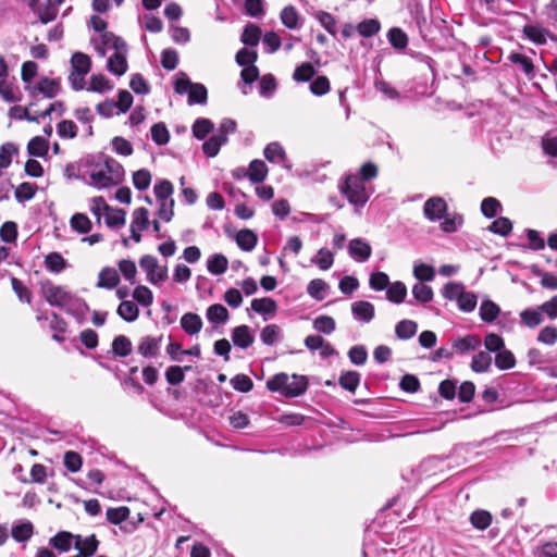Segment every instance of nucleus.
Masks as SVG:
<instances>
[{
    "label": "nucleus",
    "instance_id": "f257e3e1",
    "mask_svg": "<svg viewBox=\"0 0 557 557\" xmlns=\"http://www.w3.org/2000/svg\"><path fill=\"white\" fill-rule=\"evenodd\" d=\"M267 387L271 392H278L285 397H297L308 388V380L305 375L293 374L292 377L286 373H277L267 382Z\"/></svg>",
    "mask_w": 557,
    "mask_h": 557
},
{
    "label": "nucleus",
    "instance_id": "f03ea898",
    "mask_svg": "<svg viewBox=\"0 0 557 557\" xmlns=\"http://www.w3.org/2000/svg\"><path fill=\"white\" fill-rule=\"evenodd\" d=\"M341 193L346 197L349 203L363 206L369 199L363 178L357 174H349L339 185Z\"/></svg>",
    "mask_w": 557,
    "mask_h": 557
},
{
    "label": "nucleus",
    "instance_id": "7ed1b4c3",
    "mask_svg": "<svg viewBox=\"0 0 557 557\" xmlns=\"http://www.w3.org/2000/svg\"><path fill=\"white\" fill-rule=\"evenodd\" d=\"M40 290L44 299L52 307L63 308L72 302V294L49 280L40 284Z\"/></svg>",
    "mask_w": 557,
    "mask_h": 557
},
{
    "label": "nucleus",
    "instance_id": "20e7f679",
    "mask_svg": "<svg viewBox=\"0 0 557 557\" xmlns=\"http://www.w3.org/2000/svg\"><path fill=\"white\" fill-rule=\"evenodd\" d=\"M139 265L147 273V280L151 284L163 282L168 276L166 268H159L157 258L151 255L143 256Z\"/></svg>",
    "mask_w": 557,
    "mask_h": 557
},
{
    "label": "nucleus",
    "instance_id": "39448f33",
    "mask_svg": "<svg viewBox=\"0 0 557 557\" xmlns=\"http://www.w3.org/2000/svg\"><path fill=\"white\" fill-rule=\"evenodd\" d=\"M74 536V548L77 550L76 557H92L97 553L100 541L96 534L85 537L81 534H75Z\"/></svg>",
    "mask_w": 557,
    "mask_h": 557
},
{
    "label": "nucleus",
    "instance_id": "423d86ee",
    "mask_svg": "<svg viewBox=\"0 0 557 557\" xmlns=\"http://www.w3.org/2000/svg\"><path fill=\"white\" fill-rule=\"evenodd\" d=\"M163 336H143L137 346V352L144 358H154L158 356Z\"/></svg>",
    "mask_w": 557,
    "mask_h": 557
},
{
    "label": "nucleus",
    "instance_id": "0eeeda50",
    "mask_svg": "<svg viewBox=\"0 0 557 557\" xmlns=\"http://www.w3.org/2000/svg\"><path fill=\"white\" fill-rule=\"evenodd\" d=\"M447 203L442 197H432L424 202L423 213L430 221H438L444 218Z\"/></svg>",
    "mask_w": 557,
    "mask_h": 557
},
{
    "label": "nucleus",
    "instance_id": "6e6552de",
    "mask_svg": "<svg viewBox=\"0 0 557 557\" xmlns=\"http://www.w3.org/2000/svg\"><path fill=\"white\" fill-rule=\"evenodd\" d=\"M112 163H114V160L108 159L104 162L106 170H94L90 173V180L98 188H108L119 183V181H114L110 174L112 172Z\"/></svg>",
    "mask_w": 557,
    "mask_h": 557
},
{
    "label": "nucleus",
    "instance_id": "1a4fd4ad",
    "mask_svg": "<svg viewBox=\"0 0 557 557\" xmlns=\"http://www.w3.org/2000/svg\"><path fill=\"white\" fill-rule=\"evenodd\" d=\"M74 535L69 531H59L49 540V545L59 553H67L74 546Z\"/></svg>",
    "mask_w": 557,
    "mask_h": 557
},
{
    "label": "nucleus",
    "instance_id": "9d476101",
    "mask_svg": "<svg viewBox=\"0 0 557 557\" xmlns=\"http://www.w3.org/2000/svg\"><path fill=\"white\" fill-rule=\"evenodd\" d=\"M120 281L117 270L111 267H106L98 274L97 287L113 289L119 285Z\"/></svg>",
    "mask_w": 557,
    "mask_h": 557
},
{
    "label": "nucleus",
    "instance_id": "9b49d317",
    "mask_svg": "<svg viewBox=\"0 0 557 557\" xmlns=\"http://www.w3.org/2000/svg\"><path fill=\"white\" fill-rule=\"evenodd\" d=\"M348 250L349 255L360 262L368 260L372 253L371 246L360 238L351 239L348 246Z\"/></svg>",
    "mask_w": 557,
    "mask_h": 557
},
{
    "label": "nucleus",
    "instance_id": "f8f14e48",
    "mask_svg": "<svg viewBox=\"0 0 557 557\" xmlns=\"http://www.w3.org/2000/svg\"><path fill=\"white\" fill-rule=\"evenodd\" d=\"M232 339L235 346L246 349L253 343L255 338L251 335L249 326L243 324L233 329Z\"/></svg>",
    "mask_w": 557,
    "mask_h": 557
},
{
    "label": "nucleus",
    "instance_id": "ddd939ff",
    "mask_svg": "<svg viewBox=\"0 0 557 557\" xmlns=\"http://www.w3.org/2000/svg\"><path fill=\"white\" fill-rule=\"evenodd\" d=\"M352 314L364 322H369L374 318V306L366 300H358L351 305Z\"/></svg>",
    "mask_w": 557,
    "mask_h": 557
},
{
    "label": "nucleus",
    "instance_id": "4468645a",
    "mask_svg": "<svg viewBox=\"0 0 557 557\" xmlns=\"http://www.w3.org/2000/svg\"><path fill=\"white\" fill-rule=\"evenodd\" d=\"M235 240L242 250L251 251L257 246L258 236L253 231L244 228L237 232Z\"/></svg>",
    "mask_w": 557,
    "mask_h": 557
},
{
    "label": "nucleus",
    "instance_id": "2eb2a0df",
    "mask_svg": "<svg viewBox=\"0 0 557 557\" xmlns=\"http://www.w3.org/2000/svg\"><path fill=\"white\" fill-rule=\"evenodd\" d=\"M126 52L127 51H121V52H114L109 59H108V70L109 72L122 76L127 71V61H126Z\"/></svg>",
    "mask_w": 557,
    "mask_h": 557
},
{
    "label": "nucleus",
    "instance_id": "dca6fc26",
    "mask_svg": "<svg viewBox=\"0 0 557 557\" xmlns=\"http://www.w3.org/2000/svg\"><path fill=\"white\" fill-rule=\"evenodd\" d=\"M181 326L188 335H195L202 329V320L197 313L187 312L181 318Z\"/></svg>",
    "mask_w": 557,
    "mask_h": 557
},
{
    "label": "nucleus",
    "instance_id": "f3484780",
    "mask_svg": "<svg viewBox=\"0 0 557 557\" xmlns=\"http://www.w3.org/2000/svg\"><path fill=\"white\" fill-rule=\"evenodd\" d=\"M36 89L46 98H54L61 90L60 81L49 77H42L38 82Z\"/></svg>",
    "mask_w": 557,
    "mask_h": 557
},
{
    "label": "nucleus",
    "instance_id": "a211bd4d",
    "mask_svg": "<svg viewBox=\"0 0 557 557\" xmlns=\"http://www.w3.org/2000/svg\"><path fill=\"white\" fill-rule=\"evenodd\" d=\"M268 174V168L261 160H252L247 171V177L252 184H259L263 182Z\"/></svg>",
    "mask_w": 557,
    "mask_h": 557
},
{
    "label": "nucleus",
    "instance_id": "6ab92c4d",
    "mask_svg": "<svg viewBox=\"0 0 557 557\" xmlns=\"http://www.w3.org/2000/svg\"><path fill=\"white\" fill-rule=\"evenodd\" d=\"M227 141V136L224 134H215L202 144V151L206 156L215 157L223 144Z\"/></svg>",
    "mask_w": 557,
    "mask_h": 557
},
{
    "label": "nucleus",
    "instance_id": "aec40b11",
    "mask_svg": "<svg viewBox=\"0 0 557 557\" xmlns=\"http://www.w3.org/2000/svg\"><path fill=\"white\" fill-rule=\"evenodd\" d=\"M49 151V143L41 136L33 137L27 144V152L33 157H46Z\"/></svg>",
    "mask_w": 557,
    "mask_h": 557
},
{
    "label": "nucleus",
    "instance_id": "412c9836",
    "mask_svg": "<svg viewBox=\"0 0 557 557\" xmlns=\"http://www.w3.org/2000/svg\"><path fill=\"white\" fill-rule=\"evenodd\" d=\"M50 329L53 331L52 338L58 343L65 341L64 333L67 330V322L58 313L52 312Z\"/></svg>",
    "mask_w": 557,
    "mask_h": 557
},
{
    "label": "nucleus",
    "instance_id": "4be33fe9",
    "mask_svg": "<svg viewBox=\"0 0 557 557\" xmlns=\"http://www.w3.org/2000/svg\"><path fill=\"white\" fill-rule=\"evenodd\" d=\"M72 71L87 75L91 69L90 58L83 52H75L71 58Z\"/></svg>",
    "mask_w": 557,
    "mask_h": 557
},
{
    "label": "nucleus",
    "instance_id": "5701e85b",
    "mask_svg": "<svg viewBox=\"0 0 557 557\" xmlns=\"http://www.w3.org/2000/svg\"><path fill=\"white\" fill-rule=\"evenodd\" d=\"M261 35V28L256 24L249 23L245 26L240 40L246 46L256 47L260 41Z\"/></svg>",
    "mask_w": 557,
    "mask_h": 557
},
{
    "label": "nucleus",
    "instance_id": "b1692460",
    "mask_svg": "<svg viewBox=\"0 0 557 557\" xmlns=\"http://www.w3.org/2000/svg\"><path fill=\"white\" fill-rule=\"evenodd\" d=\"M406 296L407 287L403 282L397 281L388 285L386 290V298L391 302L401 304L405 300Z\"/></svg>",
    "mask_w": 557,
    "mask_h": 557
},
{
    "label": "nucleus",
    "instance_id": "393cba45",
    "mask_svg": "<svg viewBox=\"0 0 557 557\" xmlns=\"http://www.w3.org/2000/svg\"><path fill=\"white\" fill-rule=\"evenodd\" d=\"M116 312L126 322H133L139 315V308L134 301L123 300L119 305Z\"/></svg>",
    "mask_w": 557,
    "mask_h": 557
},
{
    "label": "nucleus",
    "instance_id": "a878e982",
    "mask_svg": "<svg viewBox=\"0 0 557 557\" xmlns=\"http://www.w3.org/2000/svg\"><path fill=\"white\" fill-rule=\"evenodd\" d=\"M20 148L16 144L8 141L0 147V170L7 169L12 163V157L17 156Z\"/></svg>",
    "mask_w": 557,
    "mask_h": 557
},
{
    "label": "nucleus",
    "instance_id": "bb28decb",
    "mask_svg": "<svg viewBox=\"0 0 557 557\" xmlns=\"http://www.w3.org/2000/svg\"><path fill=\"white\" fill-rule=\"evenodd\" d=\"M356 30L360 36L370 38L381 30V23L377 18L363 20L356 26Z\"/></svg>",
    "mask_w": 557,
    "mask_h": 557
},
{
    "label": "nucleus",
    "instance_id": "cd10ccee",
    "mask_svg": "<svg viewBox=\"0 0 557 557\" xmlns=\"http://www.w3.org/2000/svg\"><path fill=\"white\" fill-rule=\"evenodd\" d=\"M493 517L490 511L478 509L470 515V523L478 530H485L492 523Z\"/></svg>",
    "mask_w": 557,
    "mask_h": 557
},
{
    "label": "nucleus",
    "instance_id": "c85d7f7f",
    "mask_svg": "<svg viewBox=\"0 0 557 557\" xmlns=\"http://www.w3.org/2000/svg\"><path fill=\"white\" fill-rule=\"evenodd\" d=\"M391 46L397 50H404L408 46V36L399 27H392L387 33Z\"/></svg>",
    "mask_w": 557,
    "mask_h": 557
},
{
    "label": "nucleus",
    "instance_id": "c756f323",
    "mask_svg": "<svg viewBox=\"0 0 557 557\" xmlns=\"http://www.w3.org/2000/svg\"><path fill=\"white\" fill-rule=\"evenodd\" d=\"M228 267L227 258L222 253L213 255L207 263V269L211 274L220 275L226 272Z\"/></svg>",
    "mask_w": 557,
    "mask_h": 557
},
{
    "label": "nucleus",
    "instance_id": "7c9ffc66",
    "mask_svg": "<svg viewBox=\"0 0 557 557\" xmlns=\"http://www.w3.org/2000/svg\"><path fill=\"white\" fill-rule=\"evenodd\" d=\"M72 230L78 234H87L91 231L92 223L90 219L84 213H75L70 220Z\"/></svg>",
    "mask_w": 557,
    "mask_h": 557
},
{
    "label": "nucleus",
    "instance_id": "2f4dec72",
    "mask_svg": "<svg viewBox=\"0 0 557 557\" xmlns=\"http://www.w3.org/2000/svg\"><path fill=\"white\" fill-rule=\"evenodd\" d=\"M314 75V66L310 62H304L295 69L293 79L297 83H307L310 82Z\"/></svg>",
    "mask_w": 557,
    "mask_h": 557
},
{
    "label": "nucleus",
    "instance_id": "473e14b6",
    "mask_svg": "<svg viewBox=\"0 0 557 557\" xmlns=\"http://www.w3.org/2000/svg\"><path fill=\"white\" fill-rule=\"evenodd\" d=\"M508 59L511 63L519 65L527 76H533L534 65L531 58L522 53L512 52Z\"/></svg>",
    "mask_w": 557,
    "mask_h": 557
},
{
    "label": "nucleus",
    "instance_id": "72a5a7b5",
    "mask_svg": "<svg viewBox=\"0 0 557 557\" xmlns=\"http://www.w3.org/2000/svg\"><path fill=\"white\" fill-rule=\"evenodd\" d=\"M207 318L212 323H225L230 313L223 305L214 304L207 309Z\"/></svg>",
    "mask_w": 557,
    "mask_h": 557
},
{
    "label": "nucleus",
    "instance_id": "f704fd0d",
    "mask_svg": "<svg viewBox=\"0 0 557 557\" xmlns=\"http://www.w3.org/2000/svg\"><path fill=\"white\" fill-rule=\"evenodd\" d=\"M339 385L350 393H355L360 383V374L357 371H347L341 374Z\"/></svg>",
    "mask_w": 557,
    "mask_h": 557
},
{
    "label": "nucleus",
    "instance_id": "c9c22d12",
    "mask_svg": "<svg viewBox=\"0 0 557 557\" xmlns=\"http://www.w3.org/2000/svg\"><path fill=\"white\" fill-rule=\"evenodd\" d=\"M500 312L499 307L492 300H484L480 306V318L487 323L495 321Z\"/></svg>",
    "mask_w": 557,
    "mask_h": 557
},
{
    "label": "nucleus",
    "instance_id": "e433bc0d",
    "mask_svg": "<svg viewBox=\"0 0 557 557\" xmlns=\"http://www.w3.org/2000/svg\"><path fill=\"white\" fill-rule=\"evenodd\" d=\"M45 265L52 273H60L66 268V261L59 252H50L45 257Z\"/></svg>",
    "mask_w": 557,
    "mask_h": 557
},
{
    "label": "nucleus",
    "instance_id": "4c0bfd02",
    "mask_svg": "<svg viewBox=\"0 0 557 557\" xmlns=\"http://www.w3.org/2000/svg\"><path fill=\"white\" fill-rule=\"evenodd\" d=\"M418 325L411 320H401L395 327L396 336L399 339H409L417 333Z\"/></svg>",
    "mask_w": 557,
    "mask_h": 557
},
{
    "label": "nucleus",
    "instance_id": "58836bf2",
    "mask_svg": "<svg viewBox=\"0 0 557 557\" xmlns=\"http://www.w3.org/2000/svg\"><path fill=\"white\" fill-rule=\"evenodd\" d=\"M492 363V357L486 351H480L472 357L471 369L476 373L488 371Z\"/></svg>",
    "mask_w": 557,
    "mask_h": 557
},
{
    "label": "nucleus",
    "instance_id": "ea45409f",
    "mask_svg": "<svg viewBox=\"0 0 557 557\" xmlns=\"http://www.w3.org/2000/svg\"><path fill=\"white\" fill-rule=\"evenodd\" d=\"M547 30L537 25H525L523 27L524 36L536 45L546 42Z\"/></svg>",
    "mask_w": 557,
    "mask_h": 557
},
{
    "label": "nucleus",
    "instance_id": "a19ab883",
    "mask_svg": "<svg viewBox=\"0 0 557 557\" xmlns=\"http://www.w3.org/2000/svg\"><path fill=\"white\" fill-rule=\"evenodd\" d=\"M480 345V339L475 335H467L462 338H458L453 343V348L459 352L463 354L469 350H474Z\"/></svg>",
    "mask_w": 557,
    "mask_h": 557
},
{
    "label": "nucleus",
    "instance_id": "79ce46f5",
    "mask_svg": "<svg viewBox=\"0 0 557 557\" xmlns=\"http://www.w3.org/2000/svg\"><path fill=\"white\" fill-rule=\"evenodd\" d=\"M112 351L115 356L126 357L132 352V342L125 335L116 336L112 342Z\"/></svg>",
    "mask_w": 557,
    "mask_h": 557
},
{
    "label": "nucleus",
    "instance_id": "37998d69",
    "mask_svg": "<svg viewBox=\"0 0 557 557\" xmlns=\"http://www.w3.org/2000/svg\"><path fill=\"white\" fill-rule=\"evenodd\" d=\"M101 41L103 46L114 49L115 52L127 51L126 42L112 32H104L101 35Z\"/></svg>",
    "mask_w": 557,
    "mask_h": 557
},
{
    "label": "nucleus",
    "instance_id": "c03bdc74",
    "mask_svg": "<svg viewBox=\"0 0 557 557\" xmlns=\"http://www.w3.org/2000/svg\"><path fill=\"white\" fill-rule=\"evenodd\" d=\"M11 286L20 301L27 305L32 304L33 293L27 286L23 284L21 280L17 277H11Z\"/></svg>",
    "mask_w": 557,
    "mask_h": 557
},
{
    "label": "nucleus",
    "instance_id": "a18cd8bd",
    "mask_svg": "<svg viewBox=\"0 0 557 557\" xmlns=\"http://www.w3.org/2000/svg\"><path fill=\"white\" fill-rule=\"evenodd\" d=\"M191 367L184 368L180 366H170L165 371V380L170 385L181 384L185 380V371L190 370Z\"/></svg>",
    "mask_w": 557,
    "mask_h": 557
},
{
    "label": "nucleus",
    "instance_id": "49530a36",
    "mask_svg": "<svg viewBox=\"0 0 557 557\" xmlns=\"http://www.w3.org/2000/svg\"><path fill=\"white\" fill-rule=\"evenodd\" d=\"M11 533H12V537L16 542H26L33 536L34 525L29 521L23 522L21 524L14 525L12 528Z\"/></svg>",
    "mask_w": 557,
    "mask_h": 557
},
{
    "label": "nucleus",
    "instance_id": "de8ad7c7",
    "mask_svg": "<svg viewBox=\"0 0 557 557\" xmlns=\"http://www.w3.org/2000/svg\"><path fill=\"white\" fill-rule=\"evenodd\" d=\"M208 99V90L205 85L199 83H194L190 90L188 91V103H199L203 104Z\"/></svg>",
    "mask_w": 557,
    "mask_h": 557
},
{
    "label": "nucleus",
    "instance_id": "09e8293b",
    "mask_svg": "<svg viewBox=\"0 0 557 557\" xmlns=\"http://www.w3.org/2000/svg\"><path fill=\"white\" fill-rule=\"evenodd\" d=\"M495 366L499 370H509L516 366V358L510 350L502 349L495 356Z\"/></svg>",
    "mask_w": 557,
    "mask_h": 557
},
{
    "label": "nucleus",
    "instance_id": "8fccbe9b",
    "mask_svg": "<svg viewBox=\"0 0 557 557\" xmlns=\"http://www.w3.org/2000/svg\"><path fill=\"white\" fill-rule=\"evenodd\" d=\"M151 138L159 146L166 145L170 141V133L163 122H159L152 125Z\"/></svg>",
    "mask_w": 557,
    "mask_h": 557
},
{
    "label": "nucleus",
    "instance_id": "3c124183",
    "mask_svg": "<svg viewBox=\"0 0 557 557\" xmlns=\"http://www.w3.org/2000/svg\"><path fill=\"white\" fill-rule=\"evenodd\" d=\"M251 309L258 313H274L277 309V305L274 299L264 297L253 299L251 301Z\"/></svg>",
    "mask_w": 557,
    "mask_h": 557
},
{
    "label": "nucleus",
    "instance_id": "603ef678",
    "mask_svg": "<svg viewBox=\"0 0 557 557\" xmlns=\"http://www.w3.org/2000/svg\"><path fill=\"white\" fill-rule=\"evenodd\" d=\"M264 157L269 162H283L286 153L278 143H270L264 149Z\"/></svg>",
    "mask_w": 557,
    "mask_h": 557
},
{
    "label": "nucleus",
    "instance_id": "864d4df0",
    "mask_svg": "<svg viewBox=\"0 0 557 557\" xmlns=\"http://www.w3.org/2000/svg\"><path fill=\"white\" fill-rule=\"evenodd\" d=\"M488 231L500 236H508L512 231V223L508 218L500 216L491 223Z\"/></svg>",
    "mask_w": 557,
    "mask_h": 557
},
{
    "label": "nucleus",
    "instance_id": "5fc2aeb1",
    "mask_svg": "<svg viewBox=\"0 0 557 557\" xmlns=\"http://www.w3.org/2000/svg\"><path fill=\"white\" fill-rule=\"evenodd\" d=\"M37 189L35 183L24 182L15 188L14 196L18 201L29 200L36 195Z\"/></svg>",
    "mask_w": 557,
    "mask_h": 557
},
{
    "label": "nucleus",
    "instance_id": "6e6d98bb",
    "mask_svg": "<svg viewBox=\"0 0 557 557\" xmlns=\"http://www.w3.org/2000/svg\"><path fill=\"white\" fill-rule=\"evenodd\" d=\"M532 273L535 276L541 277V286L543 288L553 289V290L557 289V276L554 275L553 273L545 272L536 265L532 267Z\"/></svg>",
    "mask_w": 557,
    "mask_h": 557
},
{
    "label": "nucleus",
    "instance_id": "4d7b16f0",
    "mask_svg": "<svg viewBox=\"0 0 557 557\" xmlns=\"http://www.w3.org/2000/svg\"><path fill=\"white\" fill-rule=\"evenodd\" d=\"M412 295L417 301L426 304L433 299L434 293L431 286L423 283H417L412 287Z\"/></svg>",
    "mask_w": 557,
    "mask_h": 557
},
{
    "label": "nucleus",
    "instance_id": "13d9d810",
    "mask_svg": "<svg viewBox=\"0 0 557 557\" xmlns=\"http://www.w3.org/2000/svg\"><path fill=\"white\" fill-rule=\"evenodd\" d=\"M131 510L126 506L117 508H108L106 516L107 520L112 524H120L129 517Z\"/></svg>",
    "mask_w": 557,
    "mask_h": 557
},
{
    "label": "nucleus",
    "instance_id": "bf43d9fd",
    "mask_svg": "<svg viewBox=\"0 0 557 557\" xmlns=\"http://www.w3.org/2000/svg\"><path fill=\"white\" fill-rule=\"evenodd\" d=\"M193 135L199 139H205L208 134L213 129V123L208 119H198L193 125Z\"/></svg>",
    "mask_w": 557,
    "mask_h": 557
},
{
    "label": "nucleus",
    "instance_id": "052dcab7",
    "mask_svg": "<svg viewBox=\"0 0 557 557\" xmlns=\"http://www.w3.org/2000/svg\"><path fill=\"white\" fill-rule=\"evenodd\" d=\"M298 12L295 7H285L281 12V20L284 26L289 29H296L298 27Z\"/></svg>",
    "mask_w": 557,
    "mask_h": 557
},
{
    "label": "nucleus",
    "instance_id": "680f3d73",
    "mask_svg": "<svg viewBox=\"0 0 557 557\" xmlns=\"http://www.w3.org/2000/svg\"><path fill=\"white\" fill-rule=\"evenodd\" d=\"M458 308L461 310V311H465V312H471L475 309L476 307V304H478V297L474 293L472 292H466L463 289V292L461 293L458 301Z\"/></svg>",
    "mask_w": 557,
    "mask_h": 557
},
{
    "label": "nucleus",
    "instance_id": "e2e57ef3",
    "mask_svg": "<svg viewBox=\"0 0 557 557\" xmlns=\"http://www.w3.org/2000/svg\"><path fill=\"white\" fill-rule=\"evenodd\" d=\"M106 213V224L109 227H121L125 224V210L111 208V210H109V212Z\"/></svg>",
    "mask_w": 557,
    "mask_h": 557
},
{
    "label": "nucleus",
    "instance_id": "0e129e2a",
    "mask_svg": "<svg viewBox=\"0 0 557 557\" xmlns=\"http://www.w3.org/2000/svg\"><path fill=\"white\" fill-rule=\"evenodd\" d=\"M159 209L157 211L158 216L165 221L170 222L174 216V206L175 201L173 198H166V200H158Z\"/></svg>",
    "mask_w": 557,
    "mask_h": 557
},
{
    "label": "nucleus",
    "instance_id": "69168bd1",
    "mask_svg": "<svg viewBox=\"0 0 557 557\" xmlns=\"http://www.w3.org/2000/svg\"><path fill=\"white\" fill-rule=\"evenodd\" d=\"M500 208V202L494 197L484 198L481 202V212L488 219L495 218Z\"/></svg>",
    "mask_w": 557,
    "mask_h": 557
},
{
    "label": "nucleus",
    "instance_id": "338daca9",
    "mask_svg": "<svg viewBox=\"0 0 557 557\" xmlns=\"http://www.w3.org/2000/svg\"><path fill=\"white\" fill-rule=\"evenodd\" d=\"M64 466L70 472H78L83 466V458L82 456L73 450H67L64 454Z\"/></svg>",
    "mask_w": 557,
    "mask_h": 557
},
{
    "label": "nucleus",
    "instance_id": "774afa93",
    "mask_svg": "<svg viewBox=\"0 0 557 557\" xmlns=\"http://www.w3.org/2000/svg\"><path fill=\"white\" fill-rule=\"evenodd\" d=\"M309 88L314 96H324L330 91L331 84L326 76L319 75L310 84Z\"/></svg>",
    "mask_w": 557,
    "mask_h": 557
}]
</instances>
